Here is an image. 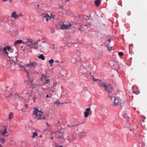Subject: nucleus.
<instances>
[{"label": "nucleus", "instance_id": "1", "mask_svg": "<svg viewBox=\"0 0 147 147\" xmlns=\"http://www.w3.org/2000/svg\"><path fill=\"white\" fill-rule=\"evenodd\" d=\"M42 114V112L38 110L37 109L34 108L32 114L33 115H36L35 117H34V119L35 121H36L37 120L39 119H45V117H41Z\"/></svg>", "mask_w": 147, "mask_h": 147}, {"label": "nucleus", "instance_id": "2", "mask_svg": "<svg viewBox=\"0 0 147 147\" xmlns=\"http://www.w3.org/2000/svg\"><path fill=\"white\" fill-rule=\"evenodd\" d=\"M112 100L114 101V104L116 105H121L123 104V102L121 101L119 97H115L112 96L111 97Z\"/></svg>", "mask_w": 147, "mask_h": 147}, {"label": "nucleus", "instance_id": "3", "mask_svg": "<svg viewBox=\"0 0 147 147\" xmlns=\"http://www.w3.org/2000/svg\"><path fill=\"white\" fill-rule=\"evenodd\" d=\"M51 16H50L47 13H44L42 14L41 16L43 18V21L47 22L48 21L49 19H51V18H54V16H52L51 14Z\"/></svg>", "mask_w": 147, "mask_h": 147}, {"label": "nucleus", "instance_id": "4", "mask_svg": "<svg viewBox=\"0 0 147 147\" xmlns=\"http://www.w3.org/2000/svg\"><path fill=\"white\" fill-rule=\"evenodd\" d=\"M104 88L105 89L106 91L107 92H111L113 91V86L110 84H105L104 87Z\"/></svg>", "mask_w": 147, "mask_h": 147}, {"label": "nucleus", "instance_id": "5", "mask_svg": "<svg viewBox=\"0 0 147 147\" xmlns=\"http://www.w3.org/2000/svg\"><path fill=\"white\" fill-rule=\"evenodd\" d=\"M92 79L94 81L96 82L98 84V86L104 87L106 84L105 83L102 81L99 80V79H95L92 76Z\"/></svg>", "mask_w": 147, "mask_h": 147}, {"label": "nucleus", "instance_id": "6", "mask_svg": "<svg viewBox=\"0 0 147 147\" xmlns=\"http://www.w3.org/2000/svg\"><path fill=\"white\" fill-rule=\"evenodd\" d=\"M38 64L36 62H30L29 63L26 64L25 66L31 68H34L37 66Z\"/></svg>", "mask_w": 147, "mask_h": 147}, {"label": "nucleus", "instance_id": "7", "mask_svg": "<svg viewBox=\"0 0 147 147\" xmlns=\"http://www.w3.org/2000/svg\"><path fill=\"white\" fill-rule=\"evenodd\" d=\"M71 62L73 63L76 64L78 66H75V68H77L78 69H80V66H79L80 65V63L78 61V60L75 58H73L71 59Z\"/></svg>", "mask_w": 147, "mask_h": 147}, {"label": "nucleus", "instance_id": "8", "mask_svg": "<svg viewBox=\"0 0 147 147\" xmlns=\"http://www.w3.org/2000/svg\"><path fill=\"white\" fill-rule=\"evenodd\" d=\"M57 89V92H61L62 90V84H60L59 82L58 81L56 83V89Z\"/></svg>", "mask_w": 147, "mask_h": 147}, {"label": "nucleus", "instance_id": "9", "mask_svg": "<svg viewBox=\"0 0 147 147\" xmlns=\"http://www.w3.org/2000/svg\"><path fill=\"white\" fill-rule=\"evenodd\" d=\"M3 129L1 130V134L4 137H7L8 136L9 133L7 132V129L5 126L3 127Z\"/></svg>", "mask_w": 147, "mask_h": 147}, {"label": "nucleus", "instance_id": "10", "mask_svg": "<svg viewBox=\"0 0 147 147\" xmlns=\"http://www.w3.org/2000/svg\"><path fill=\"white\" fill-rule=\"evenodd\" d=\"M26 40L27 41L26 42H23V43L26 44L31 48L33 47L32 45L34 43L33 42L32 40L31 39H27Z\"/></svg>", "mask_w": 147, "mask_h": 147}, {"label": "nucleus", "instance_id": "11", "mask_svg": "<svg viewBox=\"0 0 147 147\" xmlns=\"http://www.w3.org/2000/svg\"><path fill=\"white\" fill-rule=\"evenodd\" d=\"M71 24H63L62 26L61 27V28L63 29H67L69 28L71 26Z\"/></svg>", "mask_w": 147, "mask_h": 147}, {"label": "nucleus", "instance_id": "12", "mask_svg": "<svg viewBox=\"0 0 147 147\" xmlns=\"http://www.w3.org/2000/svg\"><path fill=\"white\" fill-rule=\"evenodd\" d=\"M90 110L91 109L90 108H88L86 109L84 113V116L85 118L88 117L89 114V112Z\"/></svg>", "mask_w": 147, "mask_h": 147}, {"label": "nucleus", "instance_id": "13", "mask_svg": "<svg viewBox=\"0 0 147 147\" xmlns=\"http://www.w3.org/2000/svg\"><path fill=\"white\" fill-rule=\"evenodd\" d=\"M57 134L58 133H59V135L58 138L59 139H60L61 140L62 139H64V138L63 136V134L61 131H57Z\"/></svg>", "mask_w": 147, "mask_h": 147}, {"label": "nucleus", "instance_id": "14", "mask_svg": "<svg viewBox=\"0 0 147 147\" xmlns=\"http://www.w3.org/2000/svg\"><path fill=\"white\" fill-rule=\"evenodd\" d=\"M11 17L14 18L15 19L18 18V15L17 14L16 12L15 11H14L12 13Z\"/></svg>", "mask_w": 147, "mask_h": 147}, {"label": "nucleus", "instance_id": "15", "mask_svg": "<svg viewBox=\"0 0 147 147\" xmlns=\"http://www.w3.org/2000/svg\"><path fill=\"white\" fill-rule=\"evenodd\" d=\"M86 132H81L79 133V137L80 138H83L85 136Z\"/></svg>", "mask_w": 147, "mask_h": 147}, {"label": "nucleus", "instance_id": "16", "mask_svg": "<svg viewBox=\"0 0 147 147\" xmlns=\"http://www.w3.org/2000/svg\"><path fill=\"white\" fill-rule=\"evenodd\" d=\"M81 69L82 70V71L81 72V73L83 75L86 74L87 72L88 69H84L83 67H82V68Z\"/></svg>", "mask_w": 147, "mask_h": 147}, {"label": "nucleus", "instance_id": "17", "mask_svg": "<svg viewBox=\"0 0 147 147\" xmlns=\"http://www.w3.org/2000/svg\"><path fill=\"white\" fill-rule=\"evenodd\" d=\"M22 43H23L22 40H18L14 42V45H16L18 44H20Z\"/></svg>", "mask_w": 147, "mask_h": 147}, {"label": "nucleus", "instance_id": "18", "mask_svg": "<svg viewBox=\"0 0 147 147\" xmlns=\"http://www.w3.org/2000/svg\"><path fill=\"white\" fill-rule=\"evenodd\" d=\"M94 2L95 5L96 6H98L100 5V2L99 0L95 1Z\"/></svg>", "mask_w": 147, "mask_h": 147}, {"label": "nucleus", "instance_id": "19", "mask_svg": "<svg viewBox=\"0 0 147 147\" xmlns=\"http://www.w3.org/2000/svg\"><path fill=\"white\" fill-rule=\"evenodd\" d=\"M11 48L9 46H5V47L3 49V51H6L7 50L8 51H9L10 49Z\"/></svg>", "mask_w": 147, "mask_h": 147}, {"label": "nucleus", "instance_id": "20", "mask_svg": "<svg viewBox=\"0 0 147 147\" xmlns=\"http://www.w3.org/2000/svg\"><path fill=\"white\" fill-rule=\"evenodd\" d=\"M38 58L39 59H41L42 60H44L45 59V57L42 54H41L38 56Z\"/></svg>", "mask_w": 147, "mask_h": 147}, {"label": "nucleus", "instance_id": "21", "mask_svg": "<svg viewBox=\"0 0 147 147\" xmlns=\"http://www.w3.org/2000/svg\"><path fill=\"white\" fill-rule=\"evenodd\" d=\"M61 92L62 95H65L68 93V92L67 90H65L64 91H63Z\"/></svg>", "mask_w": 147, "mask_h": 147}, {"label": "nucleus", "instance_id": "22", "mask_svg": "<svg viewBox=\"0 0 147 147\" xmlns=\"http://www.w3.org/2000/svg\"><path fill=\"white\" fill-rule=\"evenodd\" d=\"M61 92L62 95H65L68 93V92L67 90H65L64 91H63Z\"/></svg>", "mask_w": 147, "mask_h": 147}, {"label": "nucleus", "instance_id": "23", "mask_svg": "<svg viewBox=\"0 0 147 147\" xmlns=\"http://www.w3.org/2000/svg\"><path fill=\"white\" fill-rule=\"evenodd\" d=\"M33 136H32V137L33 138H34L35 137H36L37 136V134L36 132H34L33 134Z\"/></svg>", "mask_w": 147, "mask_h": 147}, {"label": "nucleus", "instance_id": "24", "mask_svg": "<svg viewBox=\"0 0 147 147\" xmlns=\"http://www.w3.org/2000/svg\"><path fill=\"white\" fill-rule=\"evenodd\" d=\"M13 116V114L11 112V113L9 116V120H11V117Z\"/></svg>", "mask_w": 147, "mask_h": 147}, {"label": "nucleus", "instance_id": "25", "mask_svg": "<svg viewBox=\"0 0 147 147\" xmlns=\"http://www.w3.org/2000/svg\"><path fill=\"white\" fill-rule=\"evenodd\" d=\"M49 82V80L47 78L45 80L44 83L45 84H48Z\"/></svg>", "mask_w": 147, "mask_h": 147}, {"label": "nucleus", "instance_id": "26", "mask_svg": "<svg viewBox=\"0 0 147 147\" xmlns=\"http://www.w3.org/2000/svg\"><path fill=\"white\" fill-rule=\"evenodd\" d=\"M41 77H42L43 79H44V80L46 79L47 78L46 76L43 74H41Z\"/></svg>", "mask_w": 147, "mask_h": 147}, {"label": "nucleus", "instance_id": "27", "mask_svg": "<svg viewBox=\"0 0 147 147\" xmlns=\"http://www.w3.org/2000/svg\"><path fill=\"white\" fill-rule=\"evenodd\" d=\"M99 55L98 54H96L95 55V58L96 59H99Z\"/></svg>", "mask_w": 147, "mask_h": 147}, {"label": "nucleus", "instance_id": "28", "mask_svg": "<svg viewBox=\"0 0 147 147\" xmlns=\"http://www.w3.org/2000/svg\"><path fill=\"white\" fill-rule=\"evenodd\" d=\"M49 63L52 64L54 62V60L52 59H51L49 61ZM52 65L51 64V66Z\"/></svg>", "mask_w": 147, "mask_h": 147}, {"label": "nucleus", "instance_id": "29", "mask_svg": "<svg viewBox=\"0 0 147 147\" xmlns=\"http://www.w3.org/2000/svg\"><path fill=\"white\" fill-rule=\"evenodd\" d=\"M5 139L3 138H1L0 139V141L2 143H3L5 142Z\"/></svg>", "mask_w": 147, "mask_h": 147}, {"label": "nucleus", "instance_id": "30", "mask_svg": "<svg viewBox=\"0 0 147 147\" xmlns=\"http://www.w3.org/2000/svg\"><path fill=\"white\" fill-rule=\"evenodd\" d=\"M18 18L19 17L23 16V14L22 13H20L18 15Z\"/></svg>", "mask_w": 147, "mask_h": 147}, {"label": "nucleus", "instance_id": "31", "mask_svg": "<svg viewBox=\"0 0 147 147\" xmlns=\"http://www.w3.org/2000/svg\"><path fill=\"white\" fill-rule=\"evenodd\" d=\"M2 1L8 2L9 3H11V0H3Z\"/></svg>", "mask_w": 147, "mask_h": 147}, {"label": "nucleus", "instance_id": "32", "mask_svg": "<svg viewBox=\"0 0 147 147\" xmlns=\"http://www.w3.org/2000/svg\"><path fill=\"white\" fill-rule=\"evenodd\" d=\"M77 55L78 56H79L80 55V52L79 51H76Z\"/></svg>", "mask_w": 147, "mask_h": 147}, {"label": "nucleus", "instance_id": "33", "mask_svg": "<svg viewBox=\"0 0 147 147\" xmlns=\"http://www.w3.org/2000/svg\"><path fill=\"white\" fill-rule=\"evenodd\" d=\"M119 55V56H122L123 55V53L122 52H120L118 53Z\"/></svg>", "mask_w": 147, "mask_h": 147}, {"label": "nucleus", "instance_id": "34", "mask_svg": "<svg viewBox=\"0 0 147 147\" xmlns=\"http://www.w3.org/2000/svg\"><path fill=\"white\" fill-rule=\"evenodd\" d=\"M28 82L30 83H31L32 82V80H30V78H29V79L28 80Z\"/></svg>", "mask_w": 147, "mask_h": 147}, {"label": "nucleus", "instance_id": "35", "mask_svg": "<svg viewBox=\"0 0 147 147\" xmlns=\"http://www.w3.org/2000/svg\"><path fill=\"white\" fill-rule=\"evenodd\" d=\"M63 63V61L59 62V65L60 67H61L62 66V63Z\"/></svg>", "mask_w": 147, "mask_h": 147}, {"label": "nucleus", "instance_id": "36", "mask_svg": "<svg viewBox=\"0 0 147 147\" xmlns=\"http://www.w3.org/2000/svg\"><path fill=\"white\" fill-rule=\"evenodd\" d=\"M55 103H56V104H57L58 103V104H63V103H60V102H59V101H56V102Z\"/></svg>", "mask_w": 147, "mask_h": 147}, {"label": "nucleus", "instance_id": "37", "mask_svg": "<svg viewBox=\"0 0 147 147\" xmlns=\"http://www.w3.org/2000/svg\"><path fill=\"white\" fill-rule=\"evenodd\" d=\"M20 67H23L24 68L25 70L26 71V69L24 68L23 65H20Z\"/></svg>", "mask_w": 147, "mask_h": 147}, {"label": "nucleus", "instance_id": "38", "mask_svg": "<svg viewBox=\"0 0 147 147\" xmlns=\"http://www.w3.org/2000/svg\"><path fill=\"white\" fill-rule=\"evenodd\" d=\"M57 122L58 123L60 124L62 122V121L61 120H58V121Z\"/></svg>", "mask_w": 147, "mask_h": 147}, {"label": "nucleus", "instance_id": "39", "mask_svg": "<svg viewBox=\"0 0 147 147\" xmlns=\"http://www.w3.org/2000/svg\"><path fill=\"white\" fill-rule=\"evenodd\" d=\"M12 60H14L15 59L16 60H17L16 58V57H14L13 58H11V59H12Z\"/></svg>", "mask_w": 147, "mask_h": 147}, {"label": "nucleus", "instance_id": "40", "mask_svg": "<svg viewBox=\"0 0 147 147\" xmlns=\"http://www.w3.org/2000/svg\"><path fill=\"white\" fill-rule=\"evenodd\" d=\"M127 14H128V16L130 15L131 14V12H129V11L127 13Z\"/></svg>", "mask_w": 147, "mask_h": 147}, {"label": "nucleus", "instance_id": "41", "mask_svg": "<svg viewBox=\"0 0 147 147\" xmlns=\"http://www.w3.org/2000/svg\"><path fill=\"white\" fill-rule=\"evenodd\" d=\"M133 92L134 93H135L136 94H138L139 93V92H135V91H133Z\"/></svg>", "mask_w": 147, "mask_h": 147}, {"label": "nucleus", "instance_id": "42", "mask_svg": "<svg viewBox=\"0 0 147 147\" xmlns=\"http://www.w3.org/2000/svg\"><path fill=\"white\" fill-rule=\"evenodd\" d=\"M75 125H67V126L69 127H73V126H75Z\"/></svg>", "mask_w": 147, "mask_h": 147}, {"label": "nucleus", "instance_id": "43", "mask_svg": "<svg viewBox=\"0 0 147 147\" xmlns=\"http://www.w3.org/2000/svg\"><path fill=\"white\" fill-rule=\"evenodd\" d=\"M5 52V53L7 54V55H8V54H9V53L8 52H7L6 51H4Z\"/></svg>", "mask_w": 147, "mask_h": 147}, {"label": "nucleus", "instance_id": "44", "mask_svg": "<svg viewBox=\"0 0 147 147\" xmlns=\"http://www.w3.org/2000/svg\"><path fill=\"white\" fill-rule=\"evenodd\" d=\"M59 7L61 8V9H62L63 7L62 5H60V6H59Z\"/></svg>", "mask_w": 147, "mask_h": 147}, {"label": "nucleus", "instance_id": "45", "mask_svg": "<svg viewBox=\"0 0 147 147\" xmlns=\"http://www.w3.org/2000/svg\"><path fill=\"white\" fill-rule=\"evenodd\" d=\"M43 79V78L42 77H41V78H40V80L41 81H42Z\"/></svg>", "mask_w": 147, "mask_h": 147}, {"label": "nucleus", "instance_id": "46", "mask_svg": "<svg viewBox=\"0 0 147 147\" xmlns=\"http://www.w3.org/2000/svg\"><path fill=\"white\" fill-rule=\"evenodd\" d=\"M38 48V47H34V48L35 49H37Z\"/></svg>", "mask_w": 147, "mask_h": 147}, {"label": "nucleus", "instance_id": "47", "mask_svg": "<svg viewBox=\"0 0 147 147\" xmlns=\"http://www.w3.org/2000/svg\"><path fill=\"white\" fill-rule=\"evenodd\" d=\"M108 41H109V42H111V40H110V39H109L108 40Z\"/></svg>", "mask_w": 147, "mask_h": 147}, {"label": "nucleus", "instance_id": "48", "mask_svg": "<svg viewBox=\"0 0 147 147\" xmlns=\"http://www.w3.org/2000/svg\"><path fill=\"white\" fill-rule=\"evenodd\" d=\"M12 95V94H10L9 95V96H11Z\"/></svg>", "mask_w": 147, "mask_h": 147}, {"label": "nucleus", "instance_id": "49", "mask_svg": "<svg viewBox=\"0 0 147 147\" xmlns=\"http://www.w3.org/2000/svg\"><path fill=\"white\" fill-rule=\"evenodd\" d=\"M46 97H49V95H46Z\"/></svg>", "mask_w": 147, "mask_h": 147}, {"label": "nucleus", "instance_id": "50", "mask_svg": "<svg viewBox=\"0 0 147 147\" xmlns=\"http://www.w3.org/2000/svg\"><path fill=\"white\" fill-rule=\"evenodd\" d=\"M27 105H25V106L26 107V108H27Z\"/></svg>", "mask_w": 147, "mask_h": 147}, {"label": "nucleus", "instance_id": "51", "mask_svg": "<svg viewBox=\"0 0 147 147\" xmlns=\"http://www.w3.org/2000/svg\"><path fill=\"white\" fill-rule=\"evenodd\" d=\"M55 62H57V63L59 62L58 61H56Z\"/></svg>", "mask_w": 147, "mask_h": 147}, {"label": "nucleus", "instance_id": "52", "mask_svg": "<svg viewBox=\"0 0 147 147\" xmlns=\"http://www.w3.org/2000/svg\"><path fill=\"white\" fill-rule=\"evenodd\" d=\"M0 147H2V145L0 144Z\"/></svg>", "mask_w": 147, "mask_h": 147}, {"label": "nucleus", "instance_id": "53", "mask_svg": "<svg viewBox=\"0 0 147 147\" xmlns=\"http://www.w3.org/2000/svg\"><path fill=\"white\" fill-rule=\"evenodd\" d=\"M69 1V0H66V1L67 2V1Z\"/></svg>", "mask_w": 147, "mask_h": 147}, {"label": "nucleus", "instance_id": "54", "mask_svg": "<svg viewBox=\"0 0 147 147\" xmlns=\"http://www.w3.org/2000/svg\"><path fill=\"white\" fill-rule=\"evenodd\" d=\"M46 124H47V125H48H48H49V124H48L47 123H46Z\"/></svg>", "mask_w": 147, "mask_h": 147}, {"label": "nucleus", "instance_id": "55", "mask_svg": "<svg viewBox=\"0 0 147 147\" xmlns=\"http://www.w3.org/2000/svg\"><path fill=\"white\" fill-rule=\"evenodd\" d=\"M53 138H54L53 137H51V138H51V139H53Z\"/></svg>", "mask_w": 147, "mask_h": 147}, {"label": "nucleus", "instance_id": "56", "mask_svg": "<svg viewBox=\"0 0 147 147\" xmlns=\"http://www.w3.org/2000/svg\"><path fill=\"white\" fill-rule=\"evenodd\" d=\"M58 147H63V146H58Z\"/></svg>", "mask_w": 147, "mask_h": 147}, {"label": "nucleus", "instance_id": "57", "mask_svg": "<svg viewBox=\"0 0 147 147\" xmlns=\"http://www.w3.org/2000/svg\"><path fill=\"white\" fill-rule=\"evenodd\" d=\"M108 49H109V51H110L111 50H110V49H109V48H108Z\"/></svg>", "mask_w": 147, "mask_h": 147}, {"label": "nucleus", "instance_id": "58", "mask_svg": "<svg viewBox=\"0 0 147 147\" xmlns=\"http://www.w3.org/2000/svg\"><path fill=\"white\" fill-rule=\"evenodd\" d=\"M69 139H70V140H72V139H73V138H70Z\"/></svg>", "mask_w": 147, "mask_h": 147}, {"label": "nucleus", "instance_id": "59", "mask_svg": "<svg viewBox=\"0 0 147 147\" xmlns=\"http://www.w3.org/2000/svg\"><path fill=\"white\" fill-rule=\"evenodd\" d=\"M40 137H42V136H40Z\"/></svg>", "mask_w": 147, "mask_h": 147}, {"label": "nucleus", "instance_id": "60", "mask_svg": "<svg viewBox=\"0 0 147 147\" xmlns=\"http://www.w3.org/2000/svg\"><path fill=\"white\" fill-rule=\"evenodd\" d=\"M8 57H10V56H9L8 55Z\"/></svg>", "mask_w": 147, "mask_h": 147}, {"label": "nucleus", "instance_id": "61", "mask_svg": "<svg viewBox=\"0 0 147 147\" xmlns=\"http://www.w3.org/2000/svg\"><path fill=\"white\" fill-rule=\"evenodd\" d=\"M39 6V5H37V6H38H38Z\"/></svg>", "mask_w": 147, "mask_h": 147}]
</instances>
